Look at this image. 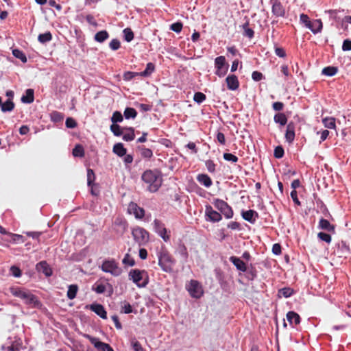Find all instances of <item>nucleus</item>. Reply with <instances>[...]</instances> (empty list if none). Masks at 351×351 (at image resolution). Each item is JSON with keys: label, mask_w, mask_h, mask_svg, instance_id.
<instances>
[{"label": "nucleus", "mask_w": 351, "mask_h": 351, "mask_svg": "<svg viewBox=\"0 0 351 351\" xmlns=\"http://www.w3.org/2000/svg\"><path fill=\"white\" fill-rule=\"evenodd\" d=\"M78 291V287L77 285H71L69 286L67 291V297L70 300H73L76 297Z\"/></svg>", "instance_id": "nucleus-35"}, {"label": "nucleus", "mask_w": 351, "mask_h": 351, "mask_svg": "<svg viewBox=\"0 0 351 351\" xmlns=\"http://www.w3.org/2000/svg\"><path fill=\"white\" fill-rule=\"evenodd\" d=\"M313 34L320 32L322 29V22L320 19L314 20L308 24V27Z\"/></svg>", "instance_id": "nucleus-23"}, {"label": "nucleus", "mask_w": 351, "mask_h": 351, "mask_svg": "<svg viewBox=\"0 0 351 351\" xmlns=\"http://www.w3.org/2000/svg\"><path fill=\"white\" fill-rule=\"evenodd\" d=\"M137 114V111L134 108L130 107L126 108L123 112V116L126 119H135Z\"/></svg>", "instance_id": "nucleus-34"}, {"label": "nucleus", "mask_w": 351, "mask_h": 351, "mask_svg": "<svg viewBox=\"0 0 351 351\" xmlns=\"http://www.w3.org/2000/svg\"><path fill=\"white\" fill-rule=\"evenodd\" d=\"M73 155L75 157H84V149L82 145H76L73 149Z\"/></svg>", "instance_id": "nucleus-42"}, {"label": "nucleus", "mask_w": 351, "mask_h": 351, "mask_svg": "<svg viewBox=\"0 0 351 351\" xmlns=\"http://www.w3.org/2000/svg\"><path fill=\"white\" fill-rule=\"evenodd\" d=\"M300 21L305 25L306 27H308V24L311 23V21L308 15L305 14H302L300 17Z\"/></svg>", "instance_id": "nucleus-64"}, {"label": "nucleus", "mask_w": 351, "mask_h": 351, "mask_svg": "<svg viewBox=\"0 0 351 351\" xmlns=\"http://www.w3.org/2000/svg\"><path fill=\"white\" fill-rule=\"evenodd\" d=\"M197 180L202 185H204V186L208 188L210 187L212 184H213V182H212V180L211 178L206 174H199L197 176Z\"/></svg>", "instance_id": "nucleus-24"}, {"label": "nucleus", "mask_w": 351, "mask_h": 351, "mask_svg": "<svg viewBox=\"0 0 351 351\" xmlns=\"http://www.w3.org/2000/svg\"><path fill=\"white\" fill-rule=\"evenodd\" d=\"M183 25L181 22H176L171 25L170 29L172 31L180 33L182 31Z\"/></svg>", "instance_id": "nucleus-58"}, {"label": "nucleus", "mask_w": 351, "mask_h": 351, "mask_svg": "<svg viewBox=\"0 0 351 351\" xmlns=\"http://www.w3.org/2000/svg\"><path fill=\"white\" fill-rule=\"evenodd\" d=\"M338 71V69L336 66H326L322 69V73L326 76H333Z\"/></svg>", "instance_id": "nucleus-36"}, {"label": "nucleus", "mask_w": 351, "mask_h": 351, "mask_svg": "<svg viewBox=\"0 0 351 351\" xmlns=\"http://www.w3.org/2000/svg\"><path fill=\"white\" fill-rule=\"evenodd\" d=\"M155 70V65L152 62H149L146 65L145 71L139 73V76L147 77L149 76Z\"/></svg>", "instance_id": "nucleus-33"}, {"label": "nucleus", "mask_w": 351, "mask_h": 351, "mask_svg": "<svg viewBox=\"0 0 351 351\" xmlns=\"http://www.w3.org/2000/svg\"><path fill=\"white\" fill-rule=\"evenodd\" d=\"M129 278L138 287H145L149 282V277L145 270L132 269L129 272Z\"/></svg>", "instance_id": "nucleus-2"}, {"label": "nucleus", "mask_w": 351, "mask_h": 351, "mask_svg": "<svg viewBox=\"0 0 351 351\" xmlns=\"http://www.w3.org/2000/svg\"><path fill=\"white\" fill-rule=\"evenodd\" d=\"M271 12L276 17L284 18L286 15L285 8L280 0H270Z\"/></svg>", "instance_id": "nucleus-12"}, {"label": "nucleus", "mask_w": 351, "mask_h": 351, "mask_svg": "<svg viewBox=\"0 0 351 351\" xmlns=\"http://www.w3.org/2000/svg\"><path fill=\"white\" fill-rule=\"evenodd\" d=\"M122 263L132 267L135 265V261L129 254H126L122 260Z\"/></svg>", "instance_id": "nucleus-45"}, {"label": "nucleus", "mask_w": 351, "mask_h": 351, "mask_svg": "<svg viewBox=\"0 0 351 351\" xmlns=\"http://www.w3.org/2000/svg\"><path fill=\"white\" fill-rule=\"evenodd\" d=\"M38 40L41 43H45L52 40V35L49 32L40 34L38 36Z\"/></svg>", "instance_id": "nucleus-40"}, {"label": "nucleus", "mask_w": 351, "mask_h": 351, "mask_svg": "<svg viewBox=\"0 0 351 351\" xmlns=\"http://www.w3.org/2000/svg\"><path fill=\"white\" fill-rule=\"evenodd\" d=\"M274 121L281 126H284L287 123V117L284 113L278 112L274 115Z\"/></svg>", "instance_id": "nucleus-30"}, {"label": "nucleus", "mask_w": 351, "mask_h": 351, "mask_svg": "<svg viewBox=\"0 0 351 351\" xmlns=\"http://www.w3.org/2000/svg\"><path fill=\"white\" fill-rule=\"evenodd\" d=\"M285 154L284 149L282 146H277L274 149V156L276 158H281Z\"/></svg>", "instance_id": "nucleus-55"}, {"label": "nucleus", "mask_w": 351, "mask_h": 351, "mask_svg": "<svg viewBox=\"0 0 351 351\" xmlns=\"http://www.w3.org/2000/svg\"><path fill=\"white\" fill-rule=\"evenodd\" d=\"M101 269L104 272L110 273L114 276H119L122 272L118 263L114 259L104 261L101 265Z\"/></svg>", "instance_id": "nucleus-7"}, {"label": "nucleus", "mask_w": 351, "mask_h": 351, "mask_svg": "<svg viewBox=\"0 0 351 351\" xmlns=\"http://www.w3.org/2000/svg\"><path fill=\"white\" fill-rule=\"evenodd\" d=\"M250 22L249 21H246V22L242 25L243 29V36H246L249 38H252L254 36V31L249 27Z\"/></svg>", "instance_id": "nucleus-32"}, {"label": "nucleus", "mask_w": 351, "mask_h": 351, "mask_svg": "<svg viewBox=\"0 0 351 351\" xmlns=\"http://www.w3.org/2000/svg\"><path fill=\"white\" fill-rule=\"evenodd\" d=\"M187 290L190 295L194 298H200L204 291L200 283L195 280H191L189 285L187 286Z\"/></svg>", "instance_id": "nucleus-8"}, {"label": "nucleus", "mask_w": 351, "mask_h": 351, "mask_svg": "<svg viewBox=\"0 0 351 351\" xmlns=\"http://www.w3.org/2000/svg\"><path fill=\"white\" fill-rule=\"evenodd\" d=\"M95 180V175L93 169H88L87 170V184L91 186Z\"/></svg>", "instance_id": "nucleus-50"}, {"label": "nucleus", "mask_w": 351, "mask_h": 351, "mask_svg": "<svg viewBox=\"0 0 351 351\" xmlns=\"http://www.w3.org/2000/svg\"><path fill=\"white\" fill-rule=\"evenodd\" d=\"M230 261L237 267V269L241 271H247V266L245 263L239 257L231 256Z\"/></svg>", "instance_id": "nucleus-21"}, {"label": "nucleus", "mask_w": 351, "mask_h": 351, "mask_svg": "<svg viewBox=\"0 0 351 351\" xmlns=\"http://www.w3.org/2000/svg\"><path fill=\"white\" fill-rule=\"evenodd\" d=\"M113 229L119 235H123L128 228V223L125 219L117 217L113 222Z\"/></svg>", "instance_id": "nucleus-10"}, {"label": "nucleus", "mask_w": 351, "mask_h": 351, "mask_svg": "<svg viewBox=\"0 0 351 351\" xmlns=\"http://www.w3.org/2000/svg\"><path fill=\"white\" fill-rule=\"evenodd\" d=\"M226 82L227 84V87L229 90H235L239 86V82L235 75H228L226 79Z\"/></svg>", "instance_id": "nucleus-20"}, {"label": "nucleus", "mask_w": 351, "mask_h": 351, "mask_svg": "<svg viewBox=\"0 0 351 351\" xmlns=\"http://www.w3.org/2000/svg\"><path fill=\"white\" fill-rule=\"evenodd\" d=\"M141 179L147 184V189L151 193L157 192L162 183V173L158 169L145 171Z\"/></svg>", "instance_id": "nucleus-1"}, {"label": "nucleus", "mask_w": 351, "mask_h": 351, "mask_svg": "<svg viewBox=\"0 0 351 351\" xmlns=\"http://www.w3.org/2000/svg\"><path fill=\"white\" fill-rule=\"evenodd\" d=\"M123 117L119 111H115L113 112L112 116L111 117V121L113 123L121 122V121H123Z\"/></svg>", "instance_id": "nucleus-46"}, {"label": "nucleus", "mask_w": 351, "mask_h": 351, "mask_svg": "<svg viewBox=\"0 0 351 351\" xmlns=\"http://www.w3.org/2000/svg\"><path fill=\"white\" fill-rule=\"evenodd\" d=\"M109 33L106 30H101L97 32L94 36L96 42L102 43L109 38Z\"/></svg>", "instance_id": "nucleus-27"}, {"label": "nucleus", "mask_w": 351, "mask_h": 351, "mask_svg": "<svg viewBox=\"0 0 351 351\" xmlns=\"http://www.w3.org/2000/svg\"><path fill=\"white\" fill-rule=\"evenodd\" d=\"M324 125L329 129H335L336 127L335 125V119L333 117H326L322 120Z\"/></svg>", "instance_id": "nucleus-38"}, {"label": "nucleus", "mask_w": 351, "mask_h": 351, "mask_svg": "<svg viewBox=\"0 0 351 351\" xmlns=\"http://www.w3.org/2000/svg\"><path fill=\"white\" fill-rule=\"evenodd\" d=\"M206 99V96L205 94L201 92H197L194 94L193 100L197 104H201Z\"/></svg>", "instance_id": "nucleus-48"}, {"label": "nucleus", "mask_w": 351, "mask_h": 351, "mask_svg": "<svg viewBox=\"0 0 351 351\" xmlns=\"http://www.w3.org/2000/svg\"><path fill=\"white\" fill-rule=\"evenodd\" d=\"M223 157L225 160L232 162H237L239 160L237 156L230 153H224Z\"/></svg>", "instance_id": "nucleus-53"}, {"label": "nucleus", "mask_w": 351, "mask_h": 351, "mask_svg": "<svg viewBox=\"0 0 351 351\" xmlns=\"http://www.w3.org/2000/svg\"><path fill=\"white\" fill-rule=\"evenodd\" d=\"M252 78L253 80L256 82L261 81L263 78V75L262 73L255 71L252 74Z\"/></svg>", "instance_id": "nucleus-62"}, {"label": "nucleus", "mask_w": 351, "mask_h": 351, "mask_svg": "<svg viewBox=\"0 0 351 351\" xmlns=\"http://www.w3.org/2000/svg\"><path fill=\"white\" fill-rule=\"evenodd\" d=\"M342 50L344 51H351V40L346 39L343 42Z\"/></svg>", "instance_id": "nucleus-63"}, {"label": "nucleus", "mask_w": 351, "mask_h": 351, "mask_svg": "<svg viewBox=\"0 0 351 351\" xmlns=\"http://www.w3.org/2000/svg\"><path fill=\"white\" fill-rule=\"evenodd\" d=\"M109 47L112 50L116 51L121 47V43L119 40L114 38L110 42Z\"/></svg>", "instance_id": "nucleus-52"}, {"label": "nucleus", "mask_w": 351, "mask_h": 351, "mask_svg": "<svg viewBox=\"0 0 351 351\" xmlns=\"http://www.w3.org/2000/svg\"><path fill=\"white\" fill-rule=\"evenodd\" d=\"M132 347L134 351H145L141 344L136 339H132L131 341Z\"/></svg>", "instance_id": "nucleus-60"}, {"label": "nucleus", "mask_w": 351, "mask_h": 351, "mask_svg": "<svg viewBox=\"0 0 351 351\" xmlns=\"http://www.w3.org/2000/svg\"><path fill=\"white\" fill-rule=\"evenodd\" d=\"M65 125L68 128H75L77 126V122L74 119L68 117L66 119Z\"/></svg>", "instance_id": "nucleus-61"}, {"label": "nucleus", "mask_w": 351, "mask_h": 351, "mask_svg": "<svg viewBox=\"0 0 351 351\" xmlns=\"http://www.w3.org/2000/svg\"><path fill=\"white\" fill-rule=\"evenodd\" d=\"M136 76H139V73L127 71V72L124 73L123 77L124 80L130 81V80H132Z\"/></svg>", "instance_id": "nucleus-54"}, {"label": "nucleus", "mask_w": 351, "mask_h": 351, "mask_svg": "<svg viewBox=\"0 0 351 351\" xmlns=\"http://www.w3.org/2000/svg\"><path fill=\"white\" fill-rule=\"evenodd\" d=\"M154 227L155 232L165 241L170 240V231L165 228V224L158 219L154 221Z\"/></svg>", "instance_id": "nucleus-9"}, {"label": "nucleus", "mask_w": 351, "mask_h": 351, "mask_svg": "<svg viewBox=\"0 0 351 351\" xmlns=\"http://www.w3.org/2000/svg\"><path fill=\"white\" fill-rule=\"evenodd\" d=\"M22 347V341L20 339L15 340L11 346H8V351H20Z\"/></svg>", "instance_id": "nucleus-43"}, {"label": "nucleus", "mask_w": 351, "mask_h": 351, "mask_svg": "<svg viewBox=\"0 0 351 351\" xmlns=\"http://www.w3.org/2000/svg\"><path fill=\"white\" fill-rule=\"evenodd\" d=\"M245 271L247 272L246 276L249 280H253L256 277V270L254 267L247 268Z\"/></svg>", "instance_id": "nucleus-51"}, {"label": "nucleus", "mask_w": 351, "mask_h": 351, "mask_svg": "<svg viewBox=\"0 0 351 351\" xmlns=\"http://www.w3.org/2000/svg\"><path fill=\"white\" fill-rule=\"evenodd\" d=\"M86 337L98 351H114L109 344L99 341L97 338L89 335Z\"/></svg>", "instance_id": "nucleus-13"}, {"label": "nucleus", "mask_w": 351, "mask_h": 351, "mask_svg": "<svg viewBox=\"0 0 351 351\" xmlns=\"http://www.w3.org/2000/svg\"><path fill=\"white\" fill-rule=\"evenodd\" d=\"M34 100V91L33 89L29 88L25 91V95L21 97V101L25 104H31Z\"/></svg>", "instance_id": "nucleus-29"}, {"label": "nucleus", "mask_w": 351, "mask_h": 351, "mask_svg": "<svg viewBox=\"0 0 351 351\" xmlns=\"http://www.w3.org/2000/svg\"><path fill=\"white\" fill-rule=\"evenodd\" d=\"M132 235L138 245H145L149 241V234L143 228L136 226L132 229Z\"/></svg>", "instance_id": "nucleus-5"}, {"label": "nucleus", "mask_w": 351, "mask_h": 351, "mask_svg": "<svg viewBox=\"0 0 351 351\" xmlns=\"http://www.w3.org/2000/svg\"><path fill=\"white\" fill-rule=\"evenodd\" d=\"M174 260L166 250H162L158 254V265L165 272H171L173 270Z\"/></svg>", "instance_id": "nucleus-4"}, {"label": "nucleus", "mask_w": 351, "mask_h": 351, "mask_svg": "<svg viewBox=\"0 0 351 351\" xmlns=\"http://www.w3.org/2000/svg\"><path fill=\"white\" fill-rule=\"evenodd\" d=\"M278 293L285 298H289L293 293V290L289 287H285L279 290Z\"/></svg>", "instance_id": "nucleus-49"}, {"label": "nucleus", "mask_w": 351, "mask_h": 351, "mask_svg": "<svg viewBox=\"0 0 351 351\" xmlns=\"http://www.w3.org/2000/svg\"><path fill=\"white\" fill-rule=\"evenodd\" d=\"M86 308L91 310L102 319H107V312L104 306L100 304L93 303L86 306Z\"/></svg>", "instance_id": "nucleus-16"}, {"label": "nucleus", "mask_w": 351, "mask_h": 351, "mask_svg": "<svg viewBox=\"0 0 351 351\" xmlns=\"http://www.w3.org/2000/svg\"><path fill=\"white\" fill-rule=\"evenodd\" d=\"M338 248H341V253L343 255H346L350 252V247L348 245H346V243L343 241H341V243H338Z\"/></svg>", "instance_id": "nucleus-57"}, {"label": "nucleus", "mask_w": 351, "mask_h": 351, "mask_svg": "<svg viewBox=\"0 0 351 351\" xmlns=\"http://www.w3.org/2000/svg\"><path fill=\"white\" fill-rule=\"evenodd\" d=\"M1 108L3 112H10L14 109V104L11 99H8L5 102L1 104Z\"/></svg>", "instance_id": "nucleus-37"}, {"label": "nucleus", "mask_w": 351, "mask_h": 351, "mask_svg": "<svg viewBox=\"0 0 351 351\" xmlns=\"http://www.w3.org/2000/svg\"><path fill=\"white\" fill-rule=\"evenodd\" d=\"M113 152L121 157L126 154L127 149L123 147L121 143H118L113 146Z\"/></svg>", "instance_id": "nucleus-31"}, {"label": "nucleus", "mask_w": 351, "mask_h": 351, "mask_svg": "<svg viewBox=\"0 0 351 351\" xmlns=\"http://www.w3.org/2000/svg\"><path fill=\"white\" fill-rule=\"evenodd\" d=\"M319 228L328 232H335V226L328 220L322 218L319 222Z\"/></svg>", "instance_id": "nucleus-25"}, {"label": "nucleus", "mask_w": 351, "mask_h": 351, "mask_svg": "<svg viewBox=\"0 0 351 351\" xmlns=\"http://www.w3.org/2000/svg\"><path fill=\"white\" fill-rule=\"evenodd\" d=\"M205 217L206 221L213 223L219 222L222 219L221 214L215 210L210 205L205 206Z\"/></svg>", "instance_id": "nucleus-11"}, {"label": "nucleus", "mask_w": 351, "mask_h": 351, "mask_svg": "<svg viewBox=\"0 0 351 351\" xmlns=\"http://www.w3.org/2000/svg\"><path fill=\"white\" fill-rule=\"evenodd\" d=\"M295 125L293 121H291L287 124L285 133V138L286 141L289 143H293L295 139Z\"/></svg>", "instance_id": "nucleus-17"}, {"label": "nucleus", "mask_w": 351, "mask_h": 351, "mask_svg": "<svg viewBox=\"0 0 351 351\" xmlns=\"http://www.w3.org/2000/svg\"><path fill=\"white\" fill-rule=\"evenodd\" d=\"M241 216L245 221L254 224L258 218V213L254 210H248L242 211Z\"/></svg>", "instance_id": "nucleus-18"}, {"label": "nucleus", "mask_w": 351, "mask_h": 351, "mask_svg": "<svg viewBox=\"0 0 351 351\" xmlns=\"http://www.w3.org/2000/svg\"><path fill=\"white\" fill-rule=\"evenodd\" d=\"M287 319L292 326L293 324L296 326L300 323V315L294 311H289L287 314Z\"/></svg>", "instance_id": "nucleus-22"}, {"label": "nucleus", "mask_w": 351, "mask_h": 351, "mask_svg": "<svg viewBox=\"0 0 351 351\" xmlns=\"http://www.w3.org/2000/svg\"><path fill=\"white\" fill-rule=\"evenodd\" d=\"M138 150L141 156L145 159H149L153 156V152L152 149L145 147V146H138Z\"/></svg>", "instance_id": "nucleus-28"}, {"label": "nucleus", "mask_w": 351, "mask_h": 351, "mask_svg": "<svg viewBox=\"0 0 351 351\" xmlns=\"http://www.w3.org/2000/svg\"><path fill=\"white\" fill-rule=\"evenodd\" d=\"M51 120L54 122H60L63 120L64 115L62 113L58 112V111H53L51 114Z\"/></svg>", "instance_id": "nucleus-47"}, {"label": "nucleus", "mask_w": 351, "mask_h": 351, "mask_svg": "<svg viewBox=\"0 0 351 351\" xmlns=\"http://www.w3.org/2000/svg\"><path fill=\"white\" fill-rule=\"evenodd\" d=\"M110 130L116 136H120L123 134V128L117 123H113L110 125Z\"/></svg>", "instance_id": "nucleus-39"}, {"label": "nucleus", "mask_w": 351, "mask_h": 351, "mask_svg": "<svg viewBox=\"0 0 351 351\" xmlns=\"http://www.w3.org/2000/svg\"><path fill=\"white\" fill-rule=\"evenodd\" d=\"M10 292L14 296L22 299L26 304H33L34 306H36L39 304L37 298L28 291L20 288H12Z\"/></svg>", "instance_id": "nucleus-3"}, {"label": "nucleus", "mask_w": 351, "mask_h": 351, "mask_svg": "<svg viewBox=\"0 0 351 351\" xmlns=\"http://www.w3.org/2000/svg\"><path fill=\"white\" fill-rule=\"evenodd\" d=\"M226 58L224 56H218L215 60L216 68L215 74L219 77H223L228 71V68H225Z\"/></svg>", "instance_id": "nucleus-14"}, {"label": "nucleus", "mask_w": 351, "mask_h": 351, "mask_svg": "<svg viewBox=\"0 0 351 351\" xmlns=\"http://www.w3.org/2000/svg\"><path fill=\"white\" fill-rule=\"evenodd\" d=\"M12 54L15 58L21 60L23 63L27 62V57H26L25 54L21 50H19L17 49H13Z\"/></svg>", "instance_id": "nucleus-41"}, {"label": "nucleus", "mask_w": 351, "mask_h": 351, "mask_svg": "<svg viewBox=\"0 0 351 351\" xmlns=\"http://www.w3.org/2000/svg\"><path fill=\"white\" fill-rule=\"evenodd\" d=\"M214 206L223 215L226 219L233 217L234 211L232 207L224 200L215 199L213 202Z\"/></svg>", "instance_id": "nucleus-6"}, {"label": "nucleus", "mask_w": 351, "mask_h": 351, "mask_svg": "<svg viewBox=\"0 0 351 351\" xmlns=\"http://www.w3.org/2000/svg\"><path fill=\"white\" fill-rule=\"evenodd\" d=\"M128 210L130 214H133L138 219H143L145 216V210L133 202L129 204Z\"/></svg>", "instance_id": "nucleus-15"}, {"label": "nucleus", "mask_w": 351, "mask_h": 351, "mask_svg": "<svg viewBox=\"0 0 351 351\" xmlns=\"http://www.w3.org/2000/svg\"><path fill=\"white\" fill-rule=\"evenodd\" d=\"M124 131L123 135V139L125 141H131L134 139L135 134L134 129L132 127L130 128H123Z\"/></svg>", "instance_id": "nucleus-26"}, {"label": "nucleus", "mask_w": 351, "mask_h": 351, "mask_svg": "<svg viewBox=\"0 0 351 351\" xmlns=\"http://www.w3.org/2000/svg\"><path fill=\"white\" fill-rule=\"evenodd\" d=\"M206 167L210 173H215L216 165L212 160H208L205 162Z\"/></svg>", "instance_id": "nucleus-59"}, {"label": "nucleus", "mask_w": 351, "mask_h": 351, "mask_svg": "<svg viewBox=\"0 0 351 351\" xmlns=\"http://www.w3.org/2000/svg\"><path fill=\"white\" fill-rule=\"evenodd\" d=\"M36 269L38 272L43 273L47 277H49L52 275L51 268L45 261H40L36 265Z\"/></svg>", "instance_id": "nucleus-19"}, {"label": "nucleus", "mask_w": 351, "mask_h": 351, "mask_svg": "<svg viewBox=\"0 0 351 351\" xmlns=\"http://www.w3.org/2000/svg\"><path fill=\"white\" fill-rule=\"evenodd\" d=\"M317 237L320 240L325 241L328 243H330L331 241V236L329 234L320 232L318 233Z\"/></svg>", "instance_id": "nucleus-56"}, {"label": "nucleus", "mask_w": 351, "mask_h": 351, "mask_svg": "<svg viewBox=\"0 0 351 351\" xmlns=\"http://www.w3.org/2000/svg\"><path fill=\"white\" fill-rule=\"evenodd\" d=\"M124 39L127 42H130L134 39V33L130 28H125L123 31Z\"/></svg>", "instance_id": "nucleus-44"}]
</instances>
